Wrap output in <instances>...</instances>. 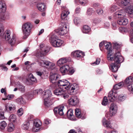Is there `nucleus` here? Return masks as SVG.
<instances>
[{"label":"nucleus","mask_w":133,"mask_h":133,"mask_svg":"<svg viewBox=\"0 0 133 133\" xmlns=\"http://www.w3.org/2000/svg\"><path fill=\"white\" fill-rule=\"evenodd\" d=\"M114 50L115 51L113 61L115 62L114 63L111 64L110 69L113 72H116L118 70L120 65V63L123 62L124 59L120 53V45L116 43H113Z\"/></svg>","instance_id":"f257e3e1"},{"label":"nucleus","mask_w":133,"mask_h":133,"mask_svg":"<svg viewBox=\"0 0 133 133\" xmlns=\"http://www.w3.org/2000/svg\"><path fill=\"white\" fill-rule=\"evenodd\" d=\"M125 16V11L123 9L117 11L113 15V17L115 19H119L117 21V24L121 25H125L128 23V19L124 18Z\"/></svg>","instance_id":"f03ea898"},{"label":"nucleus","mask_w":133,"mask_h":133,"mask_svg":"<svg viewBox=\"0 0 133 133\" xmlns=\"http://www.w3.org/2000/svg\"><path fill=\"white\" fill-rule=\"evenodd\" d=\"M31 23L29 22L24 24L22 26V30L24 35L23 38H26L30 35L32 28Z\"/></svg>","instance_id":"7ed1b4c3"},{"label":"nucleus","mask_w":133,"mask_h":133,"mask_svg":"<svg viewBox=\"0 0 133 133\" xmlns=\"http://www.w3.org/2000/svg\"><path fill=\"white\" fill-rule=\"evenodd\" d=\"M58 85L59 86L62 87L63 88L67 90H70L71 88L70 91L71 92H73L76 89L72 85L71 86L70 83L66 79H62L59 80L58 82Z\"/></svg>","instance_id":"20e7f679"},{"label":"nucleus","mask_w":133,"mask_h":133,"mask_svg":"<svg viewBox=\"0 0 133 133\" xmlns=\"http://www.w3.org/2000/svg\"><path fill=\"white\" fill-rule=\"evenodd\" d=\"M105 48L108 50L107 58L110 61H112L114 59V57L112 56V51L111 48V44L109 42H106L105 45Z\"/></svg>","instance_id":"39448f33"},{"label":"nucleus","mask_w":133,"mask_h":133,"mask_svg":"<svg viewBox=\"0 0 133 133\" xmlns=\"http://www.w3.org/2000/svg\"><path fill=\"white\" fill-rule=\"evenodd\" d=\"M71 56L78 59H83V57L85 56L84 53L83 52L79 51L77 50L74 51L71 53Z\"/></svg>","instance_id":"423d86ee"},{"label":"nucleus","mask_w":133,"mask_h":133,"mask_svg":"<svg viewBox=\"0 0 133 133\" xmlns=\"http://www.w3.org/2000/svg\"><path fill=\"white\" fill-rule=\"evenodd\" d=\"M69 28L68 24L65 23L63 27L58 30V32L60 35H63L67 33Z\"/></svg>","instance_id":"0eeeda50"},{"label":"nucleus","mask_w":133,"mask_h":133,"mask_svg":"<svg viewBox=\"0 0 133 133\" xmlns=\"http://www.w3.org/2000/svg\"><path fill=\"white\" fill-rule=\"evenodd\" d=\"M79 99L76 96H74L71 97L69 99L68 103L71 105L75 106L78 103Z\"/></svg>","instance_id":"6e6552de"},{"label":"nucleus","mask_w":133,"mask_h":133,"mask_svg":"<svg viewBox=\"0 0 133 133\" xmlns=\"http://www.w3.org/2000/svg\"><path fill=\"white\" fill-rule=\"evenodd\" d=\"M64 109V106H60L55 108L54 109V111L55 114L56 115L57 114H58L60 116H63L64 114V112L63 111Z\"/></svg>","instance_id":"1a4fd4ad"},{"label":"nucleus","mask_w":133,"mask_h":133,"mask_svg":"<svg viewBox=\"0 0 133 133\" xmlns=\"http://www.w3.org/2000/svg\"><path fill=\"white\" fill-rule=\"evenodd\" d=\"M75 113L76 116L82 119H84L86 118V115L85 113H82L81 112L80 109L76 108L75 109Z\"/></svg>","instance_id":"9d476101"},{"label":"nucleus","mask_w":133,"mask_h":133,"mask_svg":"<svg viewBox=\"0 0 133 133\" xmlns=\"http://www.w3.org/2000/svg\"><path fill=\"white\" fill-rule=\"evenodd\" d=\"M133 82V78L131 76L127 77L124 83V86L127 87L128 88L129 86H132V84Z\"/></svg>","instance_id":"9b49d317"},{"label":"nucleus","mask_w":133,"mask_h":133,"mask_svg":"<svg viewBox=\"0 0 133 133\" xmlns=\"http://www.w3.org/2000/svg\"><path fill=\"white\" fill-rule=\"evenodd\" d=\"M118 95L116 93L112 91H110L108 95V98L109 101L111 102L114 101L117 97Z\"/></svg>","instance_id":"f8f14e48"},{"label":"nucleus","mask_w":133,"mask_h":133,"mask_svg":"<svg viewBox=\"0 0 133 133\" xmlns=\"http://www.w3.org/2000/svg\"><path fill=\"white\" fill-rule=\"evenodd\" d=\"M117 110V106L114 103H112L111 105L110 108V115L111 116L115 115Z\"/></svg>","instance_id":"ddd939ff"},{"label":"nucleus","mask_w":133,"mask_h":133,"mask_svg":"<svg viewBox=\"0 0 133 133\" xmlns=\"http://www.w3.org/2000/svg\"><path fill=\"white\" fill-rule=\"evenodd\" d=\"M42 125L41 121L39 119L35 120L34 121V126L36 128H34L32 129V131L34 132H37L39 130V129H37L36 128H39Z\"/></svg>","instance_id":"4468645a"},{"label":"nucleus","mask_w":133,"mask_h":133,"mask_svg":"<svg viewBox=\"0 0 133 133\" xmlns=\"http://www.w3.org/2000/svg\"><path fill=\"white\" fill-rule=\"evenodd\" d=\"M60 78V76L57 74H54L51 75L50 77V79L51 82L53 83H55L57 80L59 79Z\"/></svg>","instance_id":"2eb2a0df"},{"label":"nucleus","mask_w":133,"mask_h":133,"mask_svg":"<svg viewBox=\"0 0 133 133\" xmlns=\"http://www.w3.org/2000/svg\"><path fill=\"white\" fill-rule=\"evenodd\" d=\"M43 98L45 100L46 99L52 98L51 97V93L50 91L49 90H47L44 91L43 93Z\"/></svg>","instance_id":"dca6fc26"},{"label":"nucleus","mask_w":133,"mask_h":133,"mask_svg":"<svg viewBox=\"0 0 133 133\" xmlns=\"http://www.w3.org/2000/svg\"><path fill=\"white\" fill-rule=\"evenodd\" d=\"M63 9H65L63 10L61 14V18L62 20H64L65 18L69 14V12L67 10L65 9V7L64 6L62 7Z\"/></svg>","instance_id":"f3484780"},{"label":"nucleus","mask_w":133,"mask_h":133,"mask_svg":"<svg viewBox=\"0 0 133 133\" xmlns=\"http://www.w3.org/2000/svg\"><path fill=\"white\" fill-rule=\"evenodd\" d=\"M63 89L61 88H59L56 89L54 91V93L57 96H61L62 94L64 93V91L63 90Z\"/></svg>","instance_id":"a211bd4d"},{"label":"nucleus","mask_w":133,"mask_h":133,"mask_svg":"<svg viewBox=\"0 0 133 133\" xmlns=\"http://www.w3.org/2000/svg\"><path fill=\"white\" fill-rule=\"evenodd\" d=\"M44 46V44H41L40 45V47L41 49L42 50L41 52L40 53L41 54L40 55V57H42L43 56L45 55L46 53H48L50 50V48L49 47H47L46 49L43 50H42V48Z\"/></svg>","instance_id":"6ab92c4d"},{"label":"nucleus","mask_w":133,"mask_h":133,"mask_svg":"<svg viewBox=\"0 0 133 133\" xmlns=\"http://www.w3.org/2000/svg\"><path fill=\"white\" fill-rule=\"evenodd\" d=\"M69 69V66L68 65H65L60 68V70L63 74H64L68 72Z\"/></svg>","instance_id":"aec40b11"},{"label":"nucleus","mask_w":133,"mask_h":133,"mask_svg":"<svg viewBox=\"0 0 133 133\" xmlns=\"http://www.w3.org/2000/svg\"><path fill=\"white\" fill-rule=\"evenodd\" d=\"M64 42L58 38L57 39V41L54 44L53 46L55 47H59L63 46Z\"/></svg>","instance_id":"412c9836"},{"label":"nucleus","mask_w":133,"mask_h":133,"mask_svg":"<svg viewBox=\"0 0 133 133\" xmlns=\"http://www.w3.org/2000/svg\"><path fill=\"white\" fill-rule=\"evenodd\" d=\"M6 9V4L2 1H0V13L4 12Z\"/></svg>","instance_id":"4be33fe9"},{"label":"nucleus","mask_w":133,"mask_h":133,"mask_svg":"<svg viewBox=\"0 0 133 133\" xmlns=\"http://www.w3.org/2000/svg\"><path fill=\"white\" fill-rule=\"evenodd\" d=\"M37 6L38 9L41 12H43L45 11L46 9V6L43 3L38 4Z\"/></svg>","instance_id":"5701e85b"},{"label":"nucleus","mask_w":133,"mask_h":133,"mask_svg":"<svg viewBox=\"0 0 133 133\" xmlns=\"http://www.w3.org/2000/svg\"><path fill=\"white\" fill-rule=\"evenodd\" d=\"M102 122L103 125L107 128H111L110 121L107 120L105 118L103 119L102 121Z\"/></svg>","instance_id":"b1692460"},{"label":"nucleus","mask_w":133,"mask_h":133,"mask_svg":"<svg viewBox=\"0 0 133 133\" xmlns=\"http://www.w3.org/2000/svg\"><path fill=\"white\" fill-rule=\"evenodd\" d=\"M58 39V37L55 34L52 35L49 38L50 42L53 46L54 44L57 41V39Z\"/></svg>","instance_id":"393cba45"},{"label":"nucleus","mask_w":133,"mask_h":133,"mask_svg":"<svg viewBox=\"0 0 133 133\" xmlns=\"http://www.w3.org/2000/svg\"><path fill=\"white\" fill-rule=\"evenodd\" d=\"M82 31L83 33L88 34L91 32V29L90 27L88 25H85L82 28Z\"/></svg>","instance_id":"a878e982"},{"label":"nucleus","mask_w":133,"mask_h":133,"mask_svg":"<svg viewBox=\"0 0 133 133\" xmlns=\"http://www.w3.org/2000/svg\"><path fill=\"white\" fill-rule=\"evenodd\" d=\"M126 12L129 16H133V5H130L127 7L126 9Z\"/></svg>","instance_id":"bb28decb"},{"label":"nucleus","mask_w":133,"mask_h":133,"mask_svg":"<svg viewBox=\"0 0 133 133\" xmlns=\"http://www.w3.org/2000/svg\"><path fill=\"white\" fill-rule=\"evenodd\" d=\"M67 115L68 118L70 120H74L75 118L73 114V111L71 110H68L67 112Z\"/></svg>","instance_id":"cd10ccee"},{"label":"nucleus","mask_w":133,"mask_h":133,"mask_svg":"<svg viewBox=\"0 0 133 133\" xmlns=\"http://www.w3.org/2000/svg\"><path fill=\"white\" fill-rule=\"evenodd\" d=\"M5 108L7 110H9L12 111L15 109V105L8 104L6 105Z\"/></svg>","instance_id":"c85d7f7f"},{"label":"nucleus","mask_w":133,"mask_h":133,"mask_svg":"<svg viewBox=\"0 0 133 133\" xmlns=\"http://www.w3.org/2000/svg\"><path fill=\"white\" fill-rule=\"evenodd\" d=\"M50 62L47 61L40 60L38 62L39 64L41 66L48 67Z\"/></svg>","instance_id":"c756f323"},{"label":"nucleus","mask_w":133,"mask_h":133,"mask_svg":"<svg viewBox=\"0 0 133 133\" xmlns=\"http://www.w3.org/2000/svg\"><path fill=\"white\" fill-rule=\"evenodd\" d=\"M52 98L46 99L45 100L44 99V102L45 105L47 107H49L53 103Z\"/></svg>","instance_id":"7c9ffc66"},{"label":"nucleus","mask_w":133,"mask_h":133,"mask_svg":"<svg viewBox=\"0 0 133 133\" xmlns=\"http://www.w3.org/2000/svg\"><path fill=\"white\" fill-rule=\"evenodd\" d=\"M68 60L66 58H62L59 59L57 62L58 65L61 66L67 62Z\"/></svg>","instance_id":"2f4dec72"},{"label":"nucleus","mask_w":133,"mask_h":133,"mask_svg":"<svg viewBox=\"0 0 133 133\" xmlns=\"http://www.w3.org/2000/svg\"><path fill=\"white\" fill-rule=\"evenodd\" d=\"M15 126L12 123L9 124L7 127V131L9 132H12L14 130L15 128Z\"/></svg>","instance_id":"473e14b6"},{"label":"nucleus","mask_w":133,"mask_h":133,"mask_svg":"<svg viewBox=\"0 0 133 133\" xmlns=\"http://www.w3.org/2000/svg\"><path fill=\"white\" fill-rule=\"evenodd\" d=\"M17 87L19 90L22 92H24L25 91V87L20 84L19 82H18L16 84Z\"/></svg>","instance_id":"72a5a7b5"},{"label":"nucleus","mask_w":133,"mask_h":133,"mask_svg":"<svg viewBox=\"0 0 133 133\" xmlns=\"http://www.w3.org/2000/svg\"><path fill=\"white\" fill-rule=\"evenodd\" d=\"M123 86H124V83L123 82H121L114 86L113 89L115 90L119 89L121 88Z\"/></svg>","instance_id":"f704fd0d"},{"label":"nucleus","mask_w":133,"mask_h":133,"mask_svg":"<svg viewBox=\"0 0 133 133\" xmlns=\"http://www.w3.org/2000/svg\"><path fill=\"white\" fill-rule=\"evenodd\" d=\"M30 124L29 122L26 121L24 122L22 125V128L24 130H26L29 127Z\"/></svg>","instance_id":"c9c22d12"},{"label":"nucleus","mask_w":133,"mask_h":133,"mask_svg":"<svg viewBox=\"0 0 133 133\" xmlns=\"http://www.w3.org/2000/svg\"><path fill=\"white\" fill-rule=\"evenodd\" d=\"M118 8L116 5H112L109 8V11L111 13H113L117 10Z\"/></svg>","instance_id":"e433bc0d"},{"label":"nucleus","mask_w":133,"mask_h":133,"mask_svg":"<svg viewBox=\"0 0 133 133\" xmlns=\"http://www.w3.org/2000/svg\"><path fill=\"white\" fill-rule=\"evenodd\" d=\"M9 120L12 122H15L16 121V116L14 114H11L9 117Z\"/></svg>","instance_id":"4c0bfd02"},{"label":"nucleus","mask_w":133,"mask_h":133,"mask_svg":"<svg viewBox=\"0 0 133 133\" xmlns=\"http://www.w3.org/2000/svg\"><path fill=\"white\" fill-rule=\"evenodd\" d=\"M16 101L19 104H23L24 103V101L22 97H20L17 99H16Z\"/></svg>","instance_id":"58836bf2"},{"label":"nucleus","mask_w":133,"mask_h":133,"mask_svg":"<svg viewBox=\"0 0 133 133\" xmlns=\"http://www.w3.org/2000/svg\"><path fill=\"white\" fill-rule=\"evenodd\" d=\"M7 123L4 121H2L0 123V128L4 129L6 126Z\"/></svg>","instance_id":"ea45409f"},{"label":"nucleus","mask_w":133,"mask_h":133,"mask_svg":"<svg viewBox=\"0 0 133 133\" xmlns=\"http://www.w3.org/2000/svg\"><path fill=\"white\" fill-rule=\"evenodd\" d=\"M29 79L32 82H35L37 81L36 78H35L33 75L30 74L28 76Z\"/></svg>","instance_id":"a19ab883"},{"label":"nucleus","mask_w":133,"mask_h":133,"mask_svg":"<svg viewBox=\"0 0 133 133\" xmlns=\"http://www.w3.org/2000/svg\"><path fill=\"white\" fill-rule=\"evenodd\" d=\"M74 21L76 25H78L80 23V19L79 18L76 17L74 19Z\"/></svg>","instance_id":"79ce46f5"},{"label":"nucleus","mask_w":133,"mask_h":133,"mask_svg":"<svg viewBox=\"0 0 133 133\" xmlns=\"http://www.w3.org/2000/svg\"><path fill=\"white\" fill-rule=\"evenodd\" d=\"M79 3L81 5L84 6L87 4L88 1L87 0H79Z\"/></svg>","instance_id":"37998d69"},{"label":"nucleus","mask_w":133,"mask_h":133,"mask_svg":"<svg viewBox=\"0 0 133 133\" xmlns=\"http://www.w3.org/2000/svg\"><path fill=\"white\" fill-rule=\"evenodd\" d=\"M4 27L2 24L0 23V36H1L3 34Z\"/></svg>","instance_id":"c03bdc74"},{"label":"nucleus","mask_w":133,"mask_h":133,"mask_svg":"<svg viewBox=\"0 0 133 133\" xmlns=\"http://www.w3.org/2000/svg\"><path fill=\"white\" fill-rule=\"evenodd\" d=\"M108 101L107 99V97H105L104 98L103 101L102 102V104L103 105H106L108 103Z\"/></svg>","instance_id":"a18cd8bd"},{"label":"nucleus","mask_w":133,"mask_h":133,"mask_svg":"<svg viewBox=\"0 0 133 133\" xmlns=\"http://www.w3.org/2000/svg\"><path fill=\"white\" fill-rule=\"evenodd\" d=\"M94 12V10L92 8H89L87 9V14L89 15H91Z\"/></svg>","instance_id":"49530a36"},{"label":"nucleus","mask_w":133,"mask_h":133,"mask_svg":"<svg viewBox=\"0 0 133 133\" xmlns=\"http://www.w3.org/2000/svg\"><path fill=\"white\" fill-rule=\"evenodd\" d=\"M17 113L18 115L20 116L23 114V110L22 108L19 109L17 111Z\"/></svg>","instance_id":"de8ad7c7"},{"label":"nucleus","mask_w":133,"mask_h":133,"mask_svg":"<svg viewBox=\"0 0 133 133\" xmlns=\"http://www.w3.org/2000/svg\"><path fill=\"white\" fill-rule=\"evenodd\" d=\"M126 98V97L123 95H120L118 97V99L119 101H124Z\"/></svg>","instance_id":"09e8293b"},{"label":"nucleus","mask_w":133,"mask_h":133,"mask_svg":"<svg viewBox=\"0 0 133 133\" xmlns=\"http://www.w3.org/2000/svg\"><path fill=\"white\" fill-rule=\"evenodd\" d=\"M6 64H0V67H1V69L3 70L4 71H7L8 70V69L5 66Z\"/></svg>","instance_id":"8fccbe9b"},{"label":"nucleus","mask_w":133,"mask_h":133,"mask_svg":"<svg viewBox=\"0 0 133 133\" xmlns=\"http://www.w3.org/2000/svg\"><path fill=\"white\" fill-rule=\"evenodd\" d=\"M100 63V58H98L96 59V61L94 62L91 63V64L93 65H98Z\"/></svg>","instance_id":"3c124183"},{"label":"nucleus","mask_w":133,"mask_h":133,"mask_svg":"<svg viewBox=\"0 0 133 133\" xmlns=\"http://www.w3.org/2000/svg\"><path fill=\"white\" fill-rule=\"evenodd\" d=\"M69 94L67 93H66L64 91V93L62 94L61 96L63 97L65 99H66L68 98L69 97Z\"/></svg>","instance_id":"603ef678"},{"label":"nucleus","mask_w":133,"mask_h":133,"mask_svg":"<svg viewBox=\"0 0 133 133\" xmlns=\"http://www.w3.org/2000/svg\"><path fill=\"white\" fill-rule=\"evenodd\" d=\"M55 63L50 62V63L48 67H49L51 69H52L55 68Z\"/></svg>","instance_id":"864d4df0"},{"label":"nucleus","mask_w":133,"mask_h":133,"mask_svg":"<svg viewBox=\"0 0 133 133\" xmlns=\"http://www.w3.org/2000/svg\"><path fill=\"white\" fill-rule=\"evenodd\" d=\"M51 122V120L49 119H45L44 121V124L46 125H48Z\"/></svg>","instance_id":"5fc2aeb1"},{"label":"nucleus","mask_w":133,"mask_h":133,"mask_svg":"<svg viewBox=\"0 0 133 133\" xmlns=\"http://www.w3.org/2000/svg\"><path fill=\"white\" fill-rule=\"evenodd\" d=\"M9 16V15L7 13L4 14V16H2L1 17V19L3 20H4L8 18Z\"/></svg>","instance_id":"6e6d98bb"},{"label":"nucleus","mask_w":133,"mask_h":133,"mask_svg":"<svg viewBox=\"0 0 133 133\" xmlns=\"http://www.w3.org/2000/svg\"><path fill=\"white\" fill-rule=\"evenodd\" d=\"M16 42V39L14 37H13L12 39H11L10 43L11 45H12L15 43Z\"/></svg>","instance_id":"4d7b16f0"},{"label":"nucleus","mask_w":133,"mask_h":133,"mask_svg":"<svg viewBox=\"0 0 133 133\" xmlns=\"http://www.w3.org/2000/svg\"><path fill=\"white\" fill-rule=\"evenodd\" d=\"M42 91V90L41 89H40L39 90L37 89L33 91V94L34 95H36L38 94L40 91Z\"/></svg>","instance_id":"13d9d810"},{"label":"nucleus","mask_w":133,"mask_h":133,"mask_svg":"<svg viewBox=\"0 0 133 133\" xmlns=\"http://www.w3.org/2000/svg\"><path fill=\"white\" fill-rule=\"evenodd\" d=\"M14 97L13 95H9L6 97V99L8 100H10L13 98Z\"/></svg>","instance_id":"bf43d9fd"},{"label":"nucleus","mask_w":133,"mask_h":133,"mask_svg":"<svg viewBox=\"0 0 133 133\" xmlns=\"http://www.w3.org/2000/svg\"><path fill=\"white\" fill-rule=\"evenodd\" d=\"M5 117L4 115V112L3 111L0 113V120L4 119Z\"/></svg>","instance_id":"052dcab7"},{"label":"nucleus","mask_w":133,"mask_h":133,"mask_svg":"<svg viewBox=\"0 0 133 133\" xmlns=\"http://www.w3.org/2000/svg\"><path fill=\"white\" fill-rule=\"evenodd\" d=\"M11 35H5V39L6 41H8L11 38Z\"/></svg>","instance_id":"680f3d73"},{"label":"nucleus","mask_w":133,"mask_h":133,"mask_svg":"<svg viewBox=\"0 0 133 133\" xmlns=\"http://www.w3.org/2000/svg\"><path fill=\"white\" fill-rule=\"evenodd\" d=\"M112 28L114 30H115L117 28V26L115 22H114L112 23Z\"/></svg>","instance_id":"e2e57ef3"},{"label":"nucleus","mask_w":133,"mask_h":133,"mask_svg":"<svg viewBox=\"0 0 133 133\" xmlns=\"http://www.w3.org/2000/svg\"><path fill=\"white\" fill-rule=\"evenodd\" d=\"M70 73L71 74H72L74 73L75 71V69L73 68H69V70Z\"/></svg>","instance_id":"0e129e2a"},{"label":"nucleus","mask_w":133,"mask_h":133,"mask_svg":"<svg viewBox=\"0 0 133 133\" xmlns=\"http://www.w3.org/2000/svg\"><path fill=\"white\" fill-rule=\"evenodd\" d=\"M99 4L98 3H95L93 4V6L94 8L95 9L98 8H99Z\"/></svg>","instance_id":"69168bd1"},{"label":"nucleus","mask_w":133,"mask_h":133,"mask_svg":"<svg viewBox=\"0 0 133 133\" xmlns=\"http://www.w3.org/2000/svg\"><path fill=\"white\" fill-rule=\"evenodd\" d=\"M128 89L129 91L131 92L133 94V87L132 86H129Z\"/></svg>","instance_id":"338daca9"},{"label":"nucleus","mask_w":133,"mask_h":133,"mask_svg":"<svg viewBox=\"0 0 133 133\" xmlns=\"http://www.w3.org/2000/svg\"><path fill=\"white\" fill-rule=\"evenodd\" d=\"M110 26V24L109 22H107L104 23V26L105 28H108Z\"/></svg>","instance_id":"774afa93"}]
</instances>
